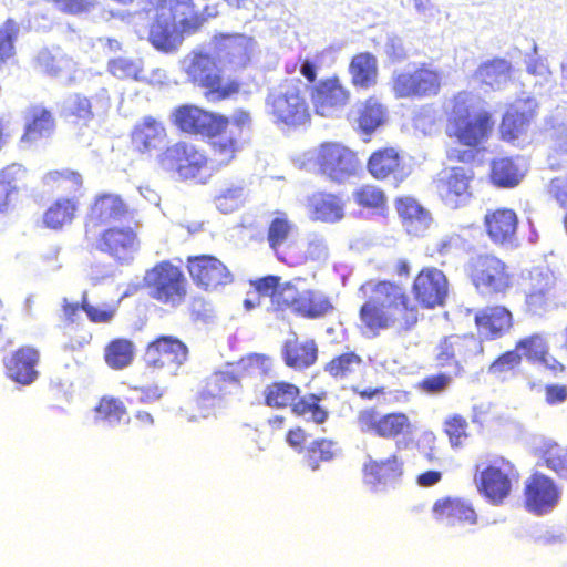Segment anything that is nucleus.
<instances>
[{"label": "nucleus", "mask_w": 567, "mask_h": 567, "mask_svg": "<svg viewBox=\"0 0 567 567\" xmlns=\"http://www.w3.org/2000/svg\"><path fill=\"white\" fill-rule=\"evenodd\" d=\"M53 125L52 115L48 110L34 107L31 111V122L27 123L22 140L33 142L38 138L47 137L51 134Z\"/></svg>", "instance_id": "nucleus-48"}, {"label": "nucleus", "mask_w": 567, "mask_h": 567, "mask_svg": "<svg viewBox=\"0 0 567 567\" xmlns=\"http://www.w3.org/2000/svg\"><path fill=\"white\" fill-rule=\"evenodd\" d=\"M188 271L196 284H231L234 281L228 268L210 255L190 257Z\"/></svg>", "instance_id": "nucleus-23"}, {"label": "nucleus", "mask_w": 567, "mask_h": 567, "mask_svg": "<svg viewBox=\"0 0 567 567\" xmlns=\"http://www.w3.org/2000/svg\"><path fill=\"white\" fill-rule=\"evenodd\" d=\"M560 496L559 486L546 474L535 472L525 482L524 506L533 514L545 515L551 512Z\"/></svg>", "instance_id": "nucleus-13"}, {"label": "nucleus", "mask_w": 567, "mask_h": 567, "mask_svg": "<svg viewBox=\"0 0 567 567\" xmlns=\"http://www.w3.org/2000/svg\"><path fill=\"white\" fill-rule=\"evenodd\" d=\"M135 357V346L126 338L112 339L104 348L103 358L109 368L123 370L131 365Z\"/></svg>", "instance_id": "nucleus-41"}, {"label": "nucleus", "mask_w": 567, "mask_h": 567, "mask_svg": "<svg viewBox=\"0 0 567 567\" xmlns=\"http://www.w3.org/2000/svg\"><path fill=\"white\" fill-rule=\"evenodd\" d=\"M442 430L454 450L463 447L471 436L467 419L458 413L447 415L443 421Z\"/></svg>", "instance_id": "nucleus-47"}, {"label": "nucleus", "mask_w": 567, "mask_h": 567, "mask_svg": "<svg viewBox=\"0 0 567 567\" xmlns=\"http://www.w3.org/2000/svg\"><path fill=\"white\" fill-rule=\"evenodd\" d=\"M474 324L481 340L495 341L507 336L514 328V316L505 306H487L474 315Z\"/></svg>", "instance_id": "nucleus-17"}, {"label": "nucleus", "mask_w": 567, "mask_h": 567, "mask_svg": "<svg viewBox=\"0 0 567 567\" xmlns=\"http://www.w3.org/2000/svg\"><path fill=\"white\" fill-rule=\"evenodd\" d=\"M483 352L482 342L473 333H452L439 340L434 360L439 368H451L454 375L460 377L465 367Z\"/></svg>", "instance_id": "nucleus-7"}, {"label": "nucleus", "mask_w": 567, "mask_h": 567, "mask_svg": "<svg viewBox=\"0 0 567 567\" xmlns=\"http://www.w3.org/2000/svg\"><path fill=\"white\" fill-rule=\"evenodd\" d=\"M43 183L47 186L62 188L66 192H76L82 185L79 173L69 169L52 171L44 175Z\"/></svg>", "instance_id": "nucleus-57"}, {"label": "nucleus", "mask_w": 567, "mask_h": 567, "mask_svg": "<svg viewBox=\"0 0 567 567\" xmlns=\"http://www.w3.org/2000/svg\"><path fill=\"white\" fill-rule=\"evenodd\" d=\"M515 348L523 351L528 362L542 364L554 374L564 373L566 370L559 360L550 355L549 344L543 333H533L519 339Z\"/></svg>", "instance_id": "nucleus-22"}, {"label": "nucleus", "mask_w": 567, "mask_h": 567, "mask_svg": "<svg viewBox=\"0 0 567 567\" xmlns=\"http://www.w3.org/2000/svg\"><path fill=\"white\" fill-rule=\"evenodd\" d=\"M312 217L326 223H336L344 216V203L332 194L319 193L311 197Z\"/></svg>", "instance_id": "nucleus-39"}, {"label": "nucleus", "mask_w": 567, "mask_h": 567, "mask_svg": "<svg viewBox=\"0 0 567 567\" xmlns=\"http://www.w3.org/2000/svg\"><path fill=\"white\" fill-rule=\"evenodd\" d=\"M334 309L332 299L313 288L298 291L295 312L301 317L316 319L331 313Z\"/></svg>", "instance_id": "nucleus-32"}, {"label": "nucleus", "mask_w": 567, "mask_h": 567, "mask_svg": "<svg viewBox=\"0 0 567 567\" xmlns=\"http://www.w3.org/2000/svg\"><path fill=\"white\" fill-rule=\"evenodd\" d=\"M474 477L478 494L492 505H502L512 494L519 480V473L508 458L498 455L483 467L475 466Z\"/></svg>", "instance_id": "nucleus-5"}, {"label": "nucleus", "mask_w": 567, "mask_h": 567, "mask_svg": "<svg viewBox=\"0 0 567 567\" xmlns=\"http://www.w3.org/2000/svg\"><path fill=\"white\" fill-rule=\"evenodd\" d=\"M109 71L118 79H134L138 81L142 73L140 61L127 58H117L109 62Z\"/></svg>", "instance_id": "nucleus-62"}, {"label": "nucleus", "mask_w": 567, "mask_h": 567, "mask_svg": "<svg viewBox=\"0 0 567 567\" xmlns=\"http://www.w3.org/2000/svg\"><path fill=\"white\" fill-rule=\"evenodd\" d=\"M19 30V24L12 19H8L0 28V62H6L13 56V42L17 39Z\"/></svg>", "instance_id": "nucleus-61"}, {"label": "nucleus", "mask_w": 567, "mask_h": 567, "mask_svg": "<svg viewBox=\"0 0 567 567\" xmlns=\"http://www.w3.org/2000/svg\"><path fill=\"white\" fill-rule=\"evenodd\" d=\"M327 393L321 391L319 393H307L297 399L296 403L291 406V413L307 422L316 425L324 424L330 415L329 410L322 404Z\"/></svg>", "instance_id": "nucleus-33"}, {"label": "nucleus", "mask_w": 567, "mask_h": 567, "mask_svg": "<svg viewBox=\"0 0 567 567\" xmlns=\"http://www.w3.org/2000/svg\"><path fill=\"white\" fill-rule=\"evenodd\" d=\"M512 64L505 59H493L478 65L474 80L494 91L503 90L511 81Z\"/></svg>", "instance_id": "nucleus-31"}, {"label": "nucleus", "mask_w": 567, "mask_h": 567, "mask_svg": "<svg viewBox=\"0 0 567 567\" xmlns=\"http://www.w3.org/2000/svg\"><path fill=\"white\" fill-rule=\"evenodd\" d=\"M151 295L163 305L176 307L185 300L187 292L185 286H154Z\"/></svg>", "instance_id": "nucleus-63"}, {"label": "nucleus", "mask_w": 567, "mask_h": 567, "mask_svg": "<svg viewBox=\"0 0 567 567\" xmlns=\"http://www.w3.org/2000/svg\"><path fill=\"white\" fill-rule=\"evenodd\" d=\"M157 13L155 20L150 27L148 40L158 51L165 53L175 52L183 43L186 35L165 7H155Z\"/></svg>", "instance_id": "nucleus-18"}, {"label": "nucleus", "mask_w": 567, "mask_h": 567, "mask_svg": "<svg viewBox=\"0 0 567 567\" xmlns=\"http://www.w3.org/2000/svg\"><path fill=\"white\" fill-rule=\"evenodd\" d=\"M431 512L434 519L451 525H475L478 520L472 503L456 496H445L436 499Z\"/></svg>", "instance_id": "nucleus-21"}, {"label": "nucleus", "mask_w": 567, "mask_h": 567, "mask_svg": "<svg viewBox=\"0 0 567 567\" xmlns=\"http://www.w3.org/2000/svg\"><path fill=\"white\" fill-rule=\"evenodd\" d=\"M317 164L323 175L337 183H344L361 168L355 153L339 143L322 144L318 151Z\"/></svg>", "instance_id": "nucleus-10"}, {"label": "nucleus", "mask_w": 567, "mask_h": 567, "mask_svg": "<svg viewBox=\"0 0 567 567\" xmlns=\"http://www.w3.org/2000/svg\"><path fill=\"white\" fill-rule=\"evenodd\" d=\"M185 154H187L186 143H176L159 156V164L165 171L178 173Z\"/></svg>", "instance_id": "nucleus-64"}, {"label": "nucleus", "mask_w": 567, "mask_h": 567, "mask_svg": "<svg viewBox=\"0 0 567 567\" xmlns=\"http://www.w3.org/2000/svg\"><path fill=\"white\" fill-rule=\"evenodd\" d=\"M257 288H266L272 310L296 309L297 286H257Z\"/></svg>", "instance_id": "nucleus-52"}, {"label": "nucleus", "mask_w": 567, "mask_h": 567, "mask_svg": "<svg viewBox=\"0 0 567 567\" xmlns=\"http://www.w3.org/2000/svg\"><path fill=\"white\" fill-rule=\"evenodd\" d=\"M522 364V354L516 350H508L499 354L488 367V373L493 375H504L515 371Z\"/></svg>", "instance_id": "nucleus-60"}, {"label": "nucleus", "mask_w": 567, "mask_h": 567, "mask_svg": "<svg viewBox=\"0 0 567 567\" xmlns=\"http://www.w3.org/2000/svg\"><path fill=\"white\" fill-rule=\"evenodd\" d=\"M518 219L512 209H497L485 216V226L489 238L506 247L517 245L516 229Z\"/></svg>", "instance_id": "nucleus-25"}, {"label": "nucleus", "mask_w": 567, "mask_h": 567, "mask_svg": "<svg viewBox=\"0 0 567 567\" xmlns=\"http://www.w3.org/2000/svg\"><path fill=\"white\" fill-rule=\"evenodd\" d=\"M400 165V155L396 150L383 148L374 152L368 162V169L375 178H385L394 173Z\"/></svg>", "instance_id": "nucleus-46"}, {"label": "nucleus", "mask_w": 567, "mask_h": 567, "mask_svg": "<svg viewBox=\"0 0 567 567\" xmlns=\"http://www.w3.org/2000/svg\"><path fill=\"white\" fill-rule=\"evenodd\" d=\"M39 350L31 346H22L4 361L6 373L18 384L30 385L39 378Z\"/></svg>", "instance_id": "nucleus-19"}, {"label": "nucleus", "mask_w": 567, "mask_h": 567, "mask_svg": "<svg viewBox=\"0 0 567 567\" xmlns=\"http://www.w3.org/2000/svg\"><path fill=\"white\" fill-rule=\"evenodd\" d=\"M337 442L328 437L313 440L303 451V462L311 471H318L322 463H329L337 456Z\"/></svg>", "instance_id": "nucleus-43"}, {"label": "nucleus", "mask_w": 567, "mask_h": 567, "mask_svg": "<svg viewBox=\"0 0 567 567\" xmlns=\"http://www.w3.org/2000/svg\"><path fill=\"white\" fill-rule=\"evenodd\" d=\"M367 370L363 358L355 351H347L332 357L323 365V371L337 382L355 380Z\"/></svg>", "instance_id": "nucleus-28"}, {"label": "nucleus", "mask_w": 567, "mask_h": 567, "mask_svg": "<svg viewBox=\"0 0 567 567\" xmlns=\"http://www.w3.org/2000/svg\"><path fill=\"white\" fill-rule=\"evenodd\" d=\"M318 352V344L313 339L300 340L298 337L286 340L281 349L285 364L295 371H303L315 365Z\"/></svg>", "instance_id": "nucleus-26"}, {"label": "nucleus", "mask_w": 567, "mask_h": 567, "mask_svg": "<svg viewBox=\"0 0 567 567\" xmlns=\"http://www.w3.org/2000/svg\"><path fill=\"white\" fill-rule=\"evenodd\" d=\"M403 472V461L396 454H390L385 458L368 455L361 468L362 483L371 492L378 493L398 483Z\"/></svg>", "instance_id": "nucleus-15"}, {"label": "nucleus", "mask_w": 567, "mask_h": 567, "mask_svg": "<svg viewBox=\"0 0 567 567\" xmlns=\"http://www.w3.org/2000/svg\"><path fill=\"white\" fill-rule=\"evenodd\" d=\"M530 120V114L519 112L517 107H511L503 116L501 133L505 140L517 138L525 130Z\"/></svg>", "instance_id": "nucleus-54"}, {"label": "nucleus", "mask_w": 567, "mask_h": 567, "mask_svg": "<svg viewBox=\"0 0 567 567\" xmlns=\"http://www.w3.org/2000/svg\"><path fill=\"white\" fill-rule=\"evenodd\" d=\"M255 48L256 41L245 34H221L215 41V54L224 71L246 68Z\"/></svg>", "instance_id": "nucleus-16"}, {"label": "nucleus", "mask_w": 567, "mask_h": 567, "mask_svg": "<svg viewBox=\"0 0 567 567\" xmlns=\"http://www.w3.org/2000/svg\"><path fill=\"white\" fill-rule=\"evenodd\" d=\"M174 122L184 132L212 136L215 162L229 164L234 158L235 141L221 132L226 123L221 116L206 112L197 106L183 105L175 111Z\"/></svg>", "instance_id": "nucleus-2"}, {"label": "nucleus", "mask_w": 567, "mask_h": 567, "mask_svg": "<svg viewBox=\"0 0 567 567\" xmlns=\"http://www.w3.org/2000/svg\"><path fill=\"white\" fill-rule=\"evenodd\" d=\"M539 456L548 470L567 481V445L545 443L539 450Z\"/></svg>", "instance_id": "nucleus-45"}, {"label": "nucleus", "mask_w": 567, "mask_h": 567, "mask_svg": "<svg viewBox=\"0 0 567 567\" xmlns=\"http://www.w3.org/2000/svg\"><path fill=\"white\" fill-rule=\"evenodd\" d=\"M412 293L420 307L433 309L444 305L447 286H412Z\"/></svg>", "instance_id": "nucleus-55"}, {"label": "nucleus", "mask_w": 567, "mask_h": 567, "mask_svg": "<svg viewBox=\"0 0 567 567\" xmlns=\"http://www.w3.org/2000/svg\"><path fill=\"white\" fill-rule=\"evenodd\" d=\"M184 275L178 266L162 261L147 270L143 284H183Z\"/></svg>", "instance_id": "nucleus-51"}, {"label": "nucleus", "mask_w": 567, "mask_h": 567, "mask_svg": "<svg viewBox=\"0 0 567 567\" xmlns=\"http://www.w3.org/2000/svg\"><path fill=\"white\" fill-rule=\"evenodd\" d=\"M187 154H185V158H183V163L178 171L179 177L184 179H196L199 183H206L207 178L210 176V171L214 169L215 161H210V166H208L207 158L200 152H198L193 145L186 144ZM217 165L223 166L219 162H216Z\"/></svg>", "instance_id": "nucleus-38"}, {"label": "nucleus", "mask_w": 567, "mask_h": 567, "mask_svg": "<svg viewBox=\"0 0 567 567\" xmlns=\"http://www.w3.org/2000/svg\"><path fill=\"white\" fill-rule=\"evenodd\" d=\"M127 214V206L118 195H100L91 207L86 227L121 220Z\"/></svg>", "instance_id": "nucleus-30"}, {"label": "nucleus", "mask_w": 567, "mask_h": 567, "mask_svg": "<svg viewBox=\"0 0 567 567\" xmlns=\"http://www.w3.org/2000/svg\"><path fill=\"white\" fill-rule=\"evenodd\" d=\"M240 380L226 371H216L207 377L195 396V404L204 416L219 408L228 398L239 393Z\"/></svg>", "instance_id": "nucleus-11"}, {"label": "nucleus", "mask_w": 567, "mask_h": 567, "mask_svg": "<svg viewBox=\"0 0 567 567\" xmlns=\"http://www.w3.org/2000/svg\"><path fill=\"white\" fill-rule=\"evenodd\" d=\"M24 174L20 164H12L0 172V212H3L17 193V179Z\"/></svg>", "instance_id": "nucleus-50"}, {"label": "nucleus", "mask_w": 567, "mask_h": 567, "mask_svg": "<svg viewBox=\"0 0 567 567\" xmlns=\"http://www.w3.org/2000/svg\"><path fill=\"white\" fill-rule=\"evenodd\" d=\"M132 142L141 153L161 150L166 144V132L161 122L152 116H145L137 123L132 133Z\"/></svg>", "instance_id": "nucleus-29"}, {"label": "nucleus", "mask_w": 567, "mask_h": 567, "mask_svg": "<svg viewBox=\"0 0 567 567\" xmlns=\"http://www.w3.org/2000/svg\"><path fill=\"white\" fill-rule=\"evenodd\" d=\"M308 85L290 80L269 91L265 101L266 113L277 124L300 126L310 118L307 103Z\"/></svg>", "instance_id": "nucleus-3"}, {"label": "nucleus", "mask_w": 567, "mask_h": 567, "mask_svg": "<svg viewBox=\"0 0 567 567\" xmlns=\"http://www.w3.org/2000/svg\"><path fill=\"white\" fill-rule=\"evenodd\" d=\"M182 66L189 81L207 90L205 95L210 101L227 99L239 90L238 83L225 81L216 54L193 51L184 58Z\"/></svg>", "instance_id": "nucleus-4"}, {"label": "nucleus", "mask_w": 567, "mask_h": 567, "mask_svg": "<svg viewBox=\"0 0 567 567\" xmlns=\"http://www.w3.org/2000/svg\"><path fill=\"white\" fill-rule=\"evenodd\" d=\"M81 303H68L63 305V311L65 317V334L69 336L70 340L66 341V347L71 350L80 349L89 344L92 340V334L86 328L85 323L80 318Z\"/></svg>", "instance_id": "nucleus-35"}, {"label": "nucleus", "mask_w": 567, "mask_h": 567, "mask_svg": "<svg viewBox=\"0 0 567 567\" xmlns=\"http://www.w3.org/2000/svg\"><path fill=\"white\" fill-rule=\"evenodd\" d=\"M63 112L66 116H75L83 121H89L93 117L90 100L79 93L71 94L65 99Z\"/></svg>", "instance_id": "nucleus-59"}, {"label": "nucleus", "mask_w": 567, "mask_h": 567, "mask_svg": "<svg viewBox=\"0 0 567 567\" xmlns=\"http://www.w3.org/2000/svg\"><path fill=\"white\" fill-rule=\"evenodd\" d=\"M441 74L425 65L414 71L393 75V91L398 97H424L436 95L441 87Z\"/></svg>", "instance_id": "nucleus-12"}, {"label": "nucleus", "mask_w": 567, "mask_h": 567, "mask_svg": "<svg viewBox=\"0 0 567 567\" xmlns=\"http://www.w3.org/2000/svg\"><path fill=\"white\" fill-rule=\"evenodd\" d=\"M244 203V188L238 185L225 187L219 190L215 197V204L218 210L229 214L241 206Z\"/></svg>", "instance_id": "nucleus-58"}, {"label": "nucleus", "mask_w": 567, "mask_h": 567, "mask_svg": "<svg viewBox=\"0 0 567 567\" xmlns=\"http://www.w3.org/2000/svg\"><path fill=\"white\" fill-rule=\"evenodd\" d=\"M153 7H165L168 3L173 20L186 34L196 33L204 24V18L199 16V4L195 0H147Z\"/></svg>", "instance_id": "nucleus-24"}, {"label": "nucleus", "mask_w": 567, "mask_h": 567, "mask_svg": "<svg viewBox=\"0 0 567 567\" xmlns=\"http://www.w3.org/2000/svg\"><path fill=\"white\" fill-rule=\"evenodd\" d=\"M473 176V171L465 167H451L440 172L434 184L442 202L452 209L466 205L472 196L470 183Z\"/></svg>", "instance_id": "nucleus-14"}, {"label": "nucleus", "mask_w": 567, "mask_h": 567, "mask_svg": "<svg viewBox=\"0 0 567 567\" xmlns=\"http://www.w3.org/2000/svg\"><path fill=\"white\" fill-rule=\"evenodd\" d=\"M357 114L358 128L369 136L384 122L385 110L377 100L369 99L359 105Z\"/></svg>", "instance_id": "nucleus-44"}, {"label": "nucleus", "mask_w": 567, "mask_h": 567, "mask_svg": "<svg viewBox=\"0 0 567 567\" xmlns=\"http://www.w3.org/2000/svg\"><path fill=\"white\" fill-rule=\"evenodd\" d=\"M100 249L114 258L127 261L135 250V234L130 228H111L104 231Z\"/></svg>", "instance_id": "nucleus-34"}, {"label": "nucleus", "mask_w": 567, "mask_h": 567, "mask_svg": "<svg viewBox=\"0 0 567 567\" xmlns=\"http://www.w3.org/2000/svg\"><path fill=\"white\" fill-rule=\"evenodd\" d=\"M76 204L73 199H58L43 216V223L48 228L59 229L71 223L74 217Z\"/></svg>", "instance_id": "nucleus-49"}, {"label": "nucleus", "mask_w": 567, "mask_h": 567, "mask_svg": "<svg viewBox=\"0 0 567 567\" xmlns=\"http://www.w3.org/2000/svg\"><path fill=\"white\" fill-rule=\"evenodd\" d=\"M466 271L472 284H505L508 279L505 264L488 255L472 257L467 262Z\"/></svg>", "instance_id": "nucleus-27"}, {"label": "nucleus", "mask_w": 567, "mask_h": 567, "mask_svg": "<svg viewBox=\"0 0 567 567\" xmlns=\"http://www.w3.org/2000/svg\"><path fill=\"white\" fill-rule=\"evenodd\" d=\"M349 72L354 86L369 89L377 83V59L370 53L357 54L351 60Z\"/></svg>", "instance_id": "nucleus-40"}, {"label": "nucleus", "mask_w": 567, "mask_h": 567, "mask_svg": "<svg viewBox=\"0 0 567 567\" xmlns=\"http://www.w3.org/2000/svg\"><path fill=\"white\" fill-rule=\"evenodd\" d=\"M473 109L474 96L471 93L461 92L454 97L450 123L453 134L464 146H477L493 126L488 112L475 114Z\"/></svg>", "instance_id": "nucleus-6"}, {"label": "nucleus", "mask_w": 567, "mask_h": 567, "mask_svg": "<svg viewBox=\"0 0 567 567\" xmlns=\"http://www.w3.org/2000/svg\"><path fill=\"white\" fill-rule=\"evenodd\" d=\"M524 174L523 161L519 158H499L492 163V181L499 187L516 186Z\"/></svg>", "instance_id": "nucleus-42"}, {"label": "nucleus", "mask_w": 567, "mask_h": 567, "mask_svg": "<svg viewBox=\"0 0 567 567\" xmlns=\"http://www.w3.org/2000/svg\"><path fill=\"white\" fill-rule=\"evenodd\" d=\"M96 417L106 422H121L127 409L120 398L103 395L94 408Z\"/></svg>", "instance_id": "nucleus-53"}, {"label": "nucleus", "mask_w": 567, "mask_h": 567, "mask_svg": "<svg viewBox=\"0 0 567 567\" xmlns=\"http://www.w3.org/2000/svg\"><path fill=\"white\" fill-rule=\"evenodd\" d=\"M293 230V224L285 215L275 217L268 228V243L270 248L278 254L279 248L286 243Z\"/></svg>", "instance_id": "nucleus-56"}, {"label": "nucleus", "mask_w": 567, "mask_h": 567, "mask_svg": "<svg viewBox=\"0 0 567 567\" xmlns=\"http://www.w3.org/2000/svg\"><path fill=\"white\" fill-rule=\"evenodd\" d=\"M398 213L404 219L406 231L414 236L422 235L431 225L430 213L415 199L406 197L398 202Z\"/></svg>", "instance_id": "nucleus-36"}, {"label": "nucleus", "mask_w": 567, "mask_h": 567, "mask_svg": "<svg viewBox=\"0 0 567 567\" xmlns=\"http://www.w3.org/2000/svg\"><path fill=\"white\" fill-rule=\"evenodd\" d=\"M311 99L316 113L330 117L344 107L349 100V92L337 78L327 79L312 87Z\"/></svg>", "instance_id": "nucleus-20"}, {"label": "nucleus", "mask_w": 567, "mask_h": 567, "mask_svg": "<svg viewBox=\"0 0 567 567\" xmlns=\"http://www.w3.org/2000/svg\"><path fill=\"white\" fill-rule=\"evenodd\" d=\"M360 292L367 300L359 310L364 329L377 336L381 330H411L419 320L416 306L402 286H361Z\"/></svg>", "instance_id": "nucleus-1"}, {"label": "nucleus", "mask_w": 567, "mask_h": 567, "mask_svg": "<svg viewBox=\"0 0 567 567\" xmlns=\"http://www.w3.org/2000/svg\"><path fill=\"white\" fill-rule=\"evenodd\" d=\"M355 422L363 434L383 440L404 439L414 432V424L406 413L401 411L381 413L375 406L360 410Z\"/></svg>", "instance_id": "nucleus-8"}, {"label": "nucleus", "mask_w": 567, "mask_h": 567, "mask_svg": "<svg viewBox=\"0 0 567 567\" xmlns=\"http://www.w3.org/2000/svg\"><path fill=\"white\" fill-rule=\"evenodd\" d=\"M301 394V389L291 382L280 380L267 384L262 391L264 403L278 410L290 409Z\"/></svg>", "instance_id": "nucleus-37"}, {"label": "nucleus", "mask_w": 567, "mask_h": 567, "mask_svg": "<svg viewBox=\"0 0 567 567\" xmlns=\"http://www.w3.org/2000/svg\"><path fill=\"white\" fill-rule=\"evenodd\" d=\"M189 357L187 344L172 334H158L145 346L142 360L145 371L142 377L150 379L154 371L172 369L178 370Z\"/></svg>", "instance_id": "nucleus-9"}]
</instances>
